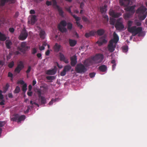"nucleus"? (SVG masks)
Returning a JSON list of instances; mask_svg holds the SVG:
<instances>
[{
	"label": "nucleus",
	"instance_id": "obj_1",
	"mask_svg": "<svg viewBox=\"0 0 147 147\" xmlns=\"http://www.w3.org/2000/svg\"><path fill=\"white\" fill-rule=\"evenodd\" d=\"M119 3L121 6H124L126 7L124 9L126 11H129L132 14H134L135 11L134 9L135 7V6H128L130 3V0H119Z\"/></svg>",
	"mask_w": 147,
	"mask_h": 147
},
{
	"label": "nucleus",
	"instance_id": "obj_2",
	"mask_svg": "<svg viewBox=\"0 0 147 147\" xmlns=\"http://www.w3.org/2000/svg\"><path fill=\"white\" fill-rule=\"evenodd\" d=\"M75 71L78 73H84L87 71V68L82 63H79L75 67Z\"/></svg>",
	"mask_w": 147,
	"mask_h": 147
},
{
	"label": "nucleus",
	"instance_id": "obj_3",
	"mask_svg": "<svg viewBox=\"0 0 147 147\" xmlns=\"http://www.w3.org/2000/svg\"><path fill=\"white\" fill-rule=\"evenodd\" d=\"M142 27H137L136 26H133L129 32L132 34L133 36H135L138 34L140 35L142 32Z\"/></svg>",
	"mask_w": 147,
	"mask_h": 147
},
{
	"label": "nucleus",
	"instance_id": "obj_4",
	"mask_svg": "<svg viewBox=\"0 0 147 147\" xmlns=\"http://www.w3.org/2000/svg\"><path fill=\"white\" fill-rule=\"evenodd\" d=\"M67 23L65 20H62L60 22L58 25V27L59 30L62 32H65L67 31V29L65 27L67 25Z\"/></svg>",
	"mask_w": 147,
	"mask_h": 147
},
{
	"label": "nucleus",
	"instance_id": "obj_5",
	"mask_svg": "<svg viewBox=\"0 0 147 147\" xmlns=\"http://www.w3.org/2000/svg\"><path fill=\"white\" fill-rule=\"evenodd\" d=\"M104 58L103 55L101 54H96L95 56L92 57L94 63H98L102 61Z\"/></svg>",
	"mask_w": 147,
	"mask_h": 147
},
{
	"label": "nucleus",
	"instance_id": "obj_6",
	"mask_svg": "<svg viewBox=\"0 0 147 147\" xmlns=\"http://www.w3.org/2000/svg\"><path fill=\"white\" fill-rule=\"evenodd\" d=\"M123 23V19L122 18H120L117 20L115 25V27L117 29L121 30L124 28Z\"/></svg>",
	"mask_w": 147,
	"mask_h": 147
},
{
	"label": "nucleus",
	"instance_id": "obj_7",
	"mask_svg": "<svg viewBox=\"0 0 147 147\" xmlns=\"http://www.w3.org/2000/svg\"><path fill=\"white\" fill-rule=\"evenodd\" d=\"M30 47L27 45L26 42H22L21 44L20 47H18V49L21 52L24 53Z\"/></svg>",
	"mask_w": 147,
	"mask_h": 147
},
{
	"label": "nucleus",
	"instance_id": "obj_8",
	"mask_svg": "<svg viewBox=\"0 0 147 147\" xmlns=\"http://www.w3.org/2000/svg\"><path fill=\"white\" fill-rule=\"evenodd\" d=\"M53 6L55 8L58 10L60 16L61 17H63L64 12L62 10V8L57 5L56 0H53Z\"/></svg>",
	"mask_w": 147,
	"mask_h": 147
},
{
	"label": "nucleus",
	"instance_id": "obj_9",
	"mask_svg": "<svg viewBox=\"0 0 147 147\" xmlns=\"http://www.w3.org/2000/svg\"><path fill=\"white\" fill-rule=\"evenodd\" d=\"M28 32L25 29H24L21 31L18 38L21 40H24L26 39L28 36Z\"/></svg>",
	"mask_w": 147,
	"mask_h": 147
},
{
	"label": "nucleus",
	"instance_id": "obj_10",
	"mask_svg": "<svg viewBox=\"0 0 147 147\" xmlns=\"http://www.w3.org/2000/svg\"><path fill=\"white\" fill-rule=\"evenodd\" d=\"M107 36L106 35H104L102 36L99 38L98 40L96 42L99 46H101L104 44H105L107 42V40H106Z\"/></svg>",
	"mask_w": 147,
	"mask_h": 147
},
{
	"label": "nucleus",
	"instance_id": "obj_11",
	"mask_svg": "<svg viewBox=\"0 0 147 147\" xmlns=\"http://www.w3.org/2000/svg\"><path fill=\"white\" fill-rule=\"evenodd\" d=\"M24 65L23 62L22 61H20L18 64L14 71L18 74H19L20 71L24 68Z\"/></svg>",
	"mask_w": 147,
	"mask_h": 147
},
{
	"label": "nucleus",
	"instance_id": "obj_12",
	"mask_svg": "<svg viewBox=\"0 0 147 147\" xmlns=\"http://www.w3.org/2000/svg\"><path fill=\"white\" fill-rule=\"evenodd\" d=\"M71 68V66L69 65L65 66L63 68V71L60 73V75L62 76H65L67 71H69Z\"/></svg>",
	"mask_w": 147,
	"mask_h": 147
},
{
	"label": "nucleus",
	"instance_id": "obj_13",
	"mask_svg": "<svg viewBox=\"0 0 147 147\" xmlns=\"http://www.w3.org/2000/svg\"><path fill=\"white\" fill-rule=\"evenodd\" d=\"M146 8L144 6H142L139 7L136 11V12L139 14H144L145 13L147 10Z\"/></svg>",
	"mask_w": 147,
	"mask_h": 147
},
{
	"label": "nucleus",
	"instance_id": "obj_14",
	"mask_svg": "<svg viewBox=\"0 0 147 147\" xmlns=\"http://www.w3.org/2000/svg\"><path fill=\"white\" fill-rule=\"evenodd\" d=\"M110 15L114 18H117L121 15V14L119 13H116L113 10H110L109 11Z\"/></svg>",
	"mask_w": 147,
	"mask_h": 147
},
{
	"label": "nucleus",
	"instance_id": "obj_15",
	"mask_svg": "<svg viewBox=\"0 0 147 147\" xmlns=\"http://www.w3.org/2000/svg\"><path fill=\"white\" fill-rule=\"evenodd\" d=\"M93 63L92 58L91 59H88L85 60L84 62V65L86 67L90 66Z\"/></svg>",
	"mask_w": 147,
	"mask_h": 147
},
{
	"label": "nucleus",
	"instance_id": "obj_16",
	"mask_svg": "<svg viewBox=\"0 0 147 147\" xmlns=\"http://www.w3.org/2000/svg\"><path fill=\"white\" fill-rule=\"evenodd\" d=\"M113 38L111 40L110 42L113 43H116L119 40V37L117 34L115 32H114L113 34Z\"/></svg>",
	"mask_w": 147,
	"mask_h": 147
},
{
	"label": "nucleus",
	"instance_id": "obj_17",
	"mask_svg": "<svg viewBox=\"0 0 147 147\" xmlns=\"http://www.w3.org/2000/svg\"><path fill=\"white\" fill-rule=\"evenodd\" d=\"M77 57L76 55H74L70 57L71 64L72 66H75L77 63Z\"/></svg>",
	"mask_w": 147,
	"mask_h": 147
},
{
	"label": "nucleus",
	"instance_id": "obj_18",
	"mask_svg": "<svg viewBox=\"0 0 147 147\" xmlns=\"http://www.w3.org/2000/svg\"><path fill=\"white\" fill-rule=\"evenodd\" d=\"M115 45H113V43L109 41V44L108 45V50L111 52H112L115 50Z\"/></svg>",
	"mask_w": 147,
	"mask_h": 147
},
{
	"label": "nucleus",
	"instance_id": "obj_19",
	"mask_svg": "<svg viewBox=\"0 0 147 147\" xmlns=\"http://www.w3.org/2000/svg\"><path fill=\"white\" fill-rule=\"evenodd\" d=\"M59 56L60 61H63L65 63H69V61L68 59H66L64 55L62 53H59Z\"/></svg>",
	"mask_w": 147,
	"mask_h": 147
},
{
	"label": "nucleus",
	"instance_id": "obj_20",
	"mask_svg": "<svg viewBox=\"0 0 147 147\" xmlns=\"http://www.w3.org/2000/svg\"><path fill=\"white\" fill-rule=\"evenodd\" d=\"M9 2L11 3H14L15 2V0H1L0 6H3L6 3Z\"/></svg>",
	"mask_w": 147,
	"mask_h": 147
},
{
	"label": "nucleus",
	"instance_id": "obj_21",
	"mask_svg": "<svg viewBox=\"0 0 147 147\" xmlns=\"http://www.w3.org/2000/svg\"><path fill=\"white\" fill-rule=\"evenodd\" d=\"M105 32V30L103 29H100L96 31V34L99 36L103 35Z\"/></svg>",
	"mask_w": 147,
	"mask_h": 147
},
{
	"label": "nucleus",
	"instance_id": "obj_22",
	"mask_svg": "<svg viewBox=\"0 0 147 147\" xmlns=\"http://www.w3.org/2000/svg\"><path fill=\"white\" fill-rule=\"evenodd\" d=\"M61 45L57 43H56L53 47V49L56 52H58L61 47Z\"/></svg>",
	"mask_w": 147,
	"mask_h": 147
},
{
	"label": "nucleus",
	"instance_id": "obj_23",
	"mask_svg": "<svg viewBox=\"0 0 147 147\" xmlns=\"http://www.w3.org/2000/svg\"><path fill=\"white\" fill-rule=\"evenodd\" d=\"M147 16L146 14L145 13L138 15V18L140 20L142 21L144 20Z\"/></svg>",
	"mask_w": 147,
	"mask_h": 147
},
{
	"label": "nucleus",
	"instance_id": "obj_24",
	"mask_svg": "<svg viewBox=\"0 0 147 147\" xmlns=\"http://www.w3.org/2000/svg\"><path fill=\"white\" fill-rule=\"evenodd\" d=\"M56 73V71L54 69H50L46 71V74L48 75H53Z\"/></svg>",
	"mask_w": 147,
	"mask_h": 147
},
{
	"label": "nucleus",
	"instance_id": "obj_25",
	"mask_svg": "<svg viewBox=\"0 0 147 147\" xmlns=\"http://www.w3.org/2000/svg\"><path fill=\"white\" fill-rule=\"evenodd\" d=\"M69 42L70 46L71 47L74 46L77 43L76 40L71 39H69Z\"/></svg>",
	"mask_w": 147,
	"mask_h": 147
},
{
	"label": "nucleus",
	"instance_id": "obj_26",
	"mask_svg": "<svg viewBox=\"0 0 147 147\" xmlns=\"http://www.w3.org/2000/svg\"><path fill=\"white\" fill-rule=\"evenodd\" d=\"M12 42L9 40H6L5 41V45L7 48L8 49H11V46L12 45Z\"/></svg>",
	"mask_w": 147,
	"mask_h": 147
},
{
	"label": "nucleus",
	"instance_id": "obj_27",
	"mask_svg": "<svg viewBox=\"0 0 147 147\" xmlns=\"http://www.w3.org/2000/svg\"><path fill=\"white\" fill-rule=\"evenodd\" d=\"M133 23V22L132 21L129 20V21L127 23V30L129 32L130 31L131 29L132 28H133V26H131L132 24Z\"/></svg>",
	"mask_w": 147,
	"mask_h": 147
},
{
	"label": "nucleus",
	"instance_id": "obj_28",
	"mask_svg": "<svg viewBox=\"0 0 147 147\" xmlns=\"http://www.w3.org/2000/svg\"><path fill=\"white\" fill-rule=\"evenodd\" d=\"M7 37L6 35L0 32V40L4 41L6 40Z\"/></svg>",
	"mask_w": 147,
	"mask_h": 147
},
{
	"label": "nucleus",
	"instance_id": "obj_29",
	"mask_svg": "<svg viewBox=\"0 0 147 147\" xmlns=\"http://www.w3.org/2000/svg\"><path fill=\"white\" fill-rule=\"evenodd\" d=\"M98 69L100 71L102 72H105L107 69V67L105 65H102L100 66Z\"/></svg>",
	"mask_w": 147,
	"mask_h": 147
},
{
	"label": "nucleus",
	"instance_id": "obj_30",
	"mask_svg": "<svg viewBox=\"0 0 147 147\" xmlns=\"http://www.w3.org/2000/svg\"><path fill=\"white\" fill-rule=\"evenodd\" d=\"M133 14L130 12L126 13L123 15V17L126 20L131 17Z\"/></svg>",
	"mask_w": 147,
	"mask_h": 147
},
{
	"label": "nucleus",
	"instance_id": "obj_31",
	"mask_svg": "<svg viewBox=\"0 0 147 147\" xmlns=\"http://www.w3.org/2000/svg\"><path fill=\"white\" fill-rule=\"evenodd\" d=\"M26 118V116L25 115H23L20 116L19 115L18 118L17 122H20L21 121H23L25 120Z\"/></svg>",
	"mask_w": 147,
	"mask_h": 147
},
{
	"label": "nucleus",
	"instance_id": "obj_32",
	"mask_svg": "<svg viewBox=\"0 0 147 147\" xmlns=\"http://www.w3.org/2000/svg\"><path fill=\"white\" fill-rule=\"evenodd\" d=\"M45 32L42 30H41L40 31L39 35L40 37L42 39H44L45 37Z\"/></svg>",
	"mask_w": 147,
	"mask_h": 147
},
{
	"label": "nucleus",
	"instance_id": "obj_33",
	"mask_svg": "<svg viewBox=\"0 0 147 147\" xmlns=\"http://www.w3.org/2000/svg\"><path fill=\"white\" fill-rule=\"evenodd\" d=\"M36 16L35 15H33L31 19V24L32 25L34 24L36 21Z\"/></svg>",
	"mask_w": 147,
	"mask_h": 147
},
{
	"label": "nucleus",
	"instance_id": "obj_34",
	"mask_svg": "<svg viewBox=\"0 0 147 147\" xmlns=\"http://www.w3.org/2000/svg\"><path fill=\"white\" fill-rule=\"evenodd\" d=\"M40 100L41 104H45L46 103V99L43 96L39 98Z\"/></svg>",
	"mask_w": 147,
	"mask_h": 147
},
{
	"label": "nucleus",
	"instance_id": "obj_35",
	"mask_svg": "<svg viewBox=\"0 0 147 147\" xmlns=\"http://www.w3.org/2000/svg\"><path fill=\"white\" fill-rule=\"evenodd\" d=\"M19 114H15L14 117L12 118L11 119V120L13 121H18V118Z\"/></svg>",
	"mask_w": 147,
	"mask_h": 147
},
{
	"label": "nucleus",
	"instance_id": "obj_36",
	"mask_svg": "<svg viewBox=\"0 0 147 147\" xmlns=\"http://www.w3.org/2000/svg\"><path fill=\"white\" fill-rule=\"evenodd\" d=\"M109 22L110 24L114 25L115 22V20L113 18H110Z\"/></svg>",
	"mask_w": 147,
	"mask_h": 147
},
{
	"label": "nucleus",
	"instance_id": "obj_37",
	"mask_svg": "<svg viewBox=\"0 0 147 147\" xmlns=\"http://www.w3.org/2000/svg\"><path fill=\"white\" fill-rule=\"evenodd\" d=\"M67 29L69 30H71L72 28V24L70 22H69L67 23Z\"/></svg>",
	"mask_w": 147,
	"mask_h": 147
},
{
	"label": "nucleus",
	"instance_id": "obj_38",
	"mask_svg": "<svg viewBox=\"0 0 147 147\" xmlns=\"http://www.w3.org/2000/svg\"><path fill=\"white\" fill-rule=\"evenodd\" d=\"M123 51V52L126 53L128 50V47L127 46H124L122 48Z\"/></svg>",
	"mask_w": 147,
	"mask_h": 147
},
{
	"label": "nucleus",
	"instance_id": "obj_39",
	"mask_svg": "<svg viewBox=\"0 0 147 147\" xmlns=\"http://www.w3.org/2000/svg\"><path fill=\"white\" fill-rule=\"evenodd\" d=\"M27 84H24L22 86V90L23 92H25L27 89Z\"/></svg>",
	"mask_w": 147,
	"mask_h": 147
},
{
	"label": "nucleus",
	"instance_id": "obj_40",
	"mask_svg": "<svg viewBox=\"0 0 147 147\" xmlns=\"http://www.w3.org/2000/svg\"><path fill=\"white\" fill-rule=\"evenodd\" d=\"M72 16L75 19L76 22H78V21L80 20H81V18L80 17L76 16L72 14Z\"/></svg>",
	"mask_w": 147,
	"mask_h": 147
},
{
	"label": "nucleus",
	"instance_id": "obj_41",
	"mask_svg": "<svg viewBox=\"0 0 147 147\" xmlns=\"http://www.w3.org/2000/svg\"><path fill=\"white\" fill-rule=\"evenodd\" d=\"M37 52L36 49L35 48H33L32 49L31 53L32 55H34Z\"/></svg>",
	"mask_w": 147,
	"mask_h": 147
},
{
	"label": "nucleus",
	"instance_id": "obj_42",
	"mask_svg": "<svg viewBox=\"0 0 147 147\" xmlns=\"http://www.w3.org/2000/svg\"><path fill=\"white\" fill-rule=\"evenodd\" d=\"M20 90V89L19 87L18 86H17L14 90V93H18L19 92Z\"/></svg>",
	"mask_w": 147,
	"mask_h": 147
},
{
	"label": "nucleus",
	"instance_id": "obj_43",
	"mask_svg": "<svg viewBox=\"0 0 147 147\" xmlns=\"http://www.w3.org/2000/svg\"><path fill=\"white\" fill-rule=\"evenodd\" d=\"M47 79L49 80H54L55 79V77L54 76H47L46 77Z\"/></svg>",
	"mask_w": 147,
	"mask_h": 147
},
{
	"label": "nucleus",
	"instance_id": "obj_44",
	"mask_svg": "<svg viewBox=\"0 0 147 147\" xmlns=\"http://www.w3.org/2000/svg\"><path fill=\"white\" fill-rule=\"evenodd\" d=\"M71 6H70L69 7H65V9L68 11L69 13L71 14L72 15V13L71 12Z\"/></svg>",
	"mask_w": 147,
	"mask_h": 147
},
{
	"label": "nucleus",
	"instance_id": "obj_45",
	"mask_svg": "<svg viewBox=\"0 0 147 147\" xmlns=\"http://www.w3.org/2000/svg\"><path fill=\"white\" fill-rule=\"evenodd\" d=\"M5 121H0V128L2 127L5 124Z\"/></svg>",
	"mask_w": 147,
	"mask_h": 147
},
{
	"label": "nucleus",
	"instance_id": "obj_46",
	"mask_svg": "<svg viewBox=\"0 0 147 147\" xmlns=\"http://www.w3.org/2000/svg\"><path fill=\"white\" fill-rule=\"evenodd\" d=\"M14 65V62L13 61H12L9 63V64L8 65V66L10 68H11L13 67Z\"/></svg>",
	"mask_w": 147,
	"mask_h": 147
},
{
	"label": "nucleus",
	"instance_id": "obj_47",
	"mask_svg": "<svg viewBox=\"0 0 147 147\" xmlns=\"http://www.w3.org/2000/svg\"><path fill=\"white\" fill-rule=\"evenodd\" d=\"M76 23L78 26L79 28L80 29H82V28L83 27L82 25H81L79 22H76Z\"/></svg>",
	"mask_w": 147,
	"mask_h": 147
},
{
	"label": "nucleus",
	"instance_id": "obj_48",
	"mask_svg": "<svg viewBox=\"0 0 147 147\" xmlns=\"http://www.w3.org/2000/svg\"><path fill=\"white\" fill-rule=\"evenodd\" d=\"M89 33L90 34V36H94L96 34V31L94 32L92 31H90Z\"/></svg>",
	"mask_w": 147,
	"mask_h": 147
},
{
	"label": "nucleus",
	"instance_id": "obj_49",
	"mask_svg": "<svg viewBox=\"0 0 147 147\" xmlns=\"http://www.w3.org/2000/svg\"><path fill=\"white\" fill-rule=\"evenodd\" d=\"M9 87V85L8 84H7L6 85V86L4 87V89L5 90V92L7 91Z\"/></svg>",
	"mask_w": 147,
	"mask_h": 147
},
{
	"label": "nucleus",
	"instance_id": "obj_50",
	"mask_svg": "<svg viewBox=\"0 0 147 147\" xmlns=\"http://www.w3.org/2000/svg\"><path fill=\"white\" fill-rule=\"evenodd\" d=\"M36 56L39 59H42V54L41 53H38L37 54Z\"/></svg>",
	"mask_w": 147,
	"mask_h": 147
},
{
	"label": "nucleus",
	"instance_id": "obj_51",
	"mask_svg": "<svg viewBox=\"0 0 147 147\" xmlns=\"http://www.w3.org/2000/svg\"><path fill=\"white\" fill-rule=\"evenodd\" d=\"M46 4L47 6H50L52 5V2L51 1H46Z\"/></svg>",
	"mask_w": 147,
	"mask_h": 147
},
{
	"label": "nucleus",
	"instance_id": "obj_52",
	"mask_svg": "<svg viewBox=\"0 0 147 147\" xmlns=\"http://www.w3.org/2000/svg\"><path fill=\"white\" fill-rule=\"evenodd\" d=\"M95 73L93 72L90 73L89 74V76L91 78H92L95 76Z\"/></svg>",
	"mask_w": 147,
	"mask_h": 147
},
{
	"label": "nucleus",
	"instance_id": "obj_53",
	"mask_svg": "<svg viewBox=\"0 0 147 147\" xmlns=\"http://www.w3.org/2000/svg\"><path fill=\"white\" fill-rule=\"evenodd\" d=\"M31 67L30 66H29L28 67V69L26 72L27 74H28L30 72L31 70Z\"/></svg>",
	"mask_w": 147,
	"mask_h": 147
},
{
	"label": "nucleus",
	"instance_id": "obj_54",
	"mask_svg": "<svg viewBox=\"0 0 147 147\" xmlns=\"http://www.w3.org/2000/svg\"><path fill=\"white\" fill-rule=\"evenodd\" d=\"M8 76L9 77H10L12 78V79H11V80H12V78L13 76V75L12 73L11 72H9L8 73Z\"/></svg>",
	"mask_w": 147,
	"mask_h": 147
},
{
	"label": "nucleus",
	"instance_id": "obj_55",
	"mask_svg": "<svg viewBox=\"0 0 147 147\" xmlns=\"http://www.w3.org/2000/svg\"><path fill=\"white\" fill-rule=\"evenodd\" d=\"M135 24L137 26H140L141 25V22H135Z\"/></svg>",
	"mask_w": 147,
	"mask_h": 147
},
{
	"label": "nucleus",
	"instance_id": "obj_56",
	"mask_svg": "<svg viewBox=\"0 0 147 147\" xmlns=\"http://www.w3.org/2000/svg\"><path fill=\"white\" fill-rule=\"evenodd\" d=\"M14 29L13 28H11L9 29V31L10 32L12 33L14 32Z\"/></svg>",
	"mask_w": 147,
	"mask_h": 147
},
{
	"label": "nucleus",
	"instance_id": "obj_57",
	"mask_svg": "<svg viewBox=\"0 0 147 147\" xmlns=\"http://www.w3.org/2000/svg\"><path fill=\"white\" fill-rule=\"evenodd\" d=\"M37 93L38 94L39 97H40L42 96H41V93L40 90H38L37 91Z\"/></svg>",
	"mask_w": 147,
	"mask_h": 147
},
{
	"label": "nucleus",
	"instance_id": "obj_58",
	"mask_svg": "<svg viewBox=\"0 0 147 147\" xmlns=\"http://www.w3.org/2000/svg\"><path fill=\"white\" fill-rule=\"evenodd\" d=\"M18 83L22 85H24V82L23 80H20L18 82Z\"/></svg>",
	"mask_w": 147,
	"mask_h": 147
},
{
	"label": "nucleus",
	"instance_id": "obj_59",
	"mask_svg": "<svg viewBox=\"0 0 147 147\" xmlns=\"http://www.w3.org/2000/svg\"><path fill=\"white\" fill-rule=\"evenodd\" d=\"M82 19L85 22H87L88 21V19L85 16L82 17Z\"/></svg>",
	"mask_w": 147,
	"mask_h": 147
},
{
	"label": "nucleus",
	"instance_id": "obj_60",
	"mask_svg": "<svg viewBox=\"0 0 147 147\" xmlns=\"http://www.w3.org/2000/svg\"><path fill=\"white\" fill-rule=\"evenodd\" d=\"M32 94V92L31 91H28L27 92V95L29 96H31Z\"/></svg>",
	"mask_w": 147,
	"mask_h": 147
},
{
	"label": "nucleus",
	"instance_id": "obj_61",
	"mask_svg": "<svg viewBox=\"0 0 147 147\" xmlns=\"http://www.w3.org/2000/svg\"><path fill=\"white\" fill-rule=\"evenodd\" d=\"M84 5V3L83 2H82L80 3V7L81 9H83Z\"/></svg>",
	"mask_w": 147,
	"mask_h": 147
},
{
	"label": "nucleus",
	"instance_id": "obj_62",
	"mask_svg": "<svg viewBox=\"0 0 147 147\" xmlns=\"http://www.w3.org/2000/svg\"><path fill=\"white\" fill-rule=\"evenodd\" d=\"M30 13L31 14H34L35 13V12L34 10L31 9L30 11Z\"/></svg>",
	"mask_w": 147,
	"mask_h": 147
},
{
	"label": "nucleus",
	"instance_id": "obj_63",
	"mask_svg": "<svg viewBox=\"0 0 147 147\" xmlns=\"http://www.w3.org/2000/svg\"><path fill=\"white\" fill-rule=\"evenodd\" d=\"M54 101V100L53 99H52L51 101L49 102V104L50 105H52Z\"/></svg>",
	"mask_w": 147,
	"mask_h": 147
},
{
	"label": "nucleus",
	"instance_id": "obj_64",
	"mask_svg": "<svg viewBox=\"0 0 147 147\" xmlns=\"http://www.w3.org/2000/svg\"><path fill=\"white\" fill-rule=\"evenodd\" d=\"M85 36L86 38H88L90 36V35L89 33H86L85 34Z\"/></svg>",
	"mask_w": 147,
	"mask_h": 147
}]
</instances>
